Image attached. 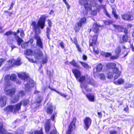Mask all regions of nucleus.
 Masks as SVG:
<instances>
[{"label": "nucleus", "mask_w": 134, "mask_h": 134, "mask_svg": "<svg viewBox=\"0 0 134 134\" xmlns=\"http://www.w3.org/2000/svg\"><path fill=\"white\" fill-rule=\"evenodd\" d=\"M100 79H103L105 78V76L103 74H100L99 75Z\"/></svg>", "instance_id": "nucleus-58"}, {"label": "nucleus", "mask_w": 134, "mask_h": 134, "mask_svg": "<svg viewBox=\"0 0 134 134\" xmlns=\"http://www.w3.org/2000/svg\"><path fill=\"white\" fill-rule=\"evenodd\" d=\"M121 17L122 19L127 21H130L131 20V15L127 14H122Z\"/></svg>", "instance_id": "nucleus-21"}, {"label": "nucleus", "mask_w": 134, "mask_h": 134, "mask_svg": "<svg viewBox=\"0 0 134 134\" xmlns=\"http://www.w3.org/2000/svg\"><path fill=\"white\" fill-rule=\"evenodd\" d=\"M73 39L74 40H73L71 38H70V40L75 45L78 44L77 41L76 37H75L73 38Z\"/></svg>", "instance_id": "nucleus-45"}, {"label": "nucleus", "mask_w": 134, "mask_h": 134, "mask_svg": "<svg viewBox=\"0 0 134 134\" xmlns=\"http://www.w3.org/2000/svg\"><path fill=\"white\" fill-rule=\"evenodd\" d=\"M103 25H101L98 24L96 22L94 23L92 26V31L96 34L98 33L99 32V28L102 27Z\"/></svg>", "instance_id": "nucleus-13"}, {"label": "nucleus", "mask_w": 134, "mask_h": 134, "mask_svg": "<svg viewBox=\"0 0 134 134\" xmlns=\"http://www.w3.org/2000/svg\"><path fill=\"white\" fill-rule=\"evenodd\" d=\"M15 2L14 1L12 2L10 5V7L8 9V10H11L13 7V6L14 5Z\"/></svg>", "instance_id": "nucleus-53"}, {"label": "nucleus", "mask_w": 134, "mask_h": 134, "mask_svg": "<svg viewBox=\"0 0 134 134\" xmlns=\"http://www.w3.org/2000/svg\"><path fill=\"white\" fill-rule=\"evenodd\" d=\"M46 19V18L45 15H42L41 16L37 22L38 29L40 28L42 29L44 28L45 26Z\"/></svg>", "instance_id": "nucleus-8"}, {"label": "nucleus", "mask_w": 134, "mask_h": 134, "mask_svg": "<svg viewBox=\"0 0 134 134\" xmlns=\"http://www.w3.org/2000/svg\"><path fill=\"white\" fill-rule=\"evenodd\" d=\"M87 58V56L84 54H83L82 56V59L84 60H86Z\"/></svg>", "instance_id": "nucleus-60"}, {"label": "nucleus", "mask_w": 134, "mask_h": 134, "mask_svg": "<svg viewBox=\"0 0 134 134\" xmlns=\"http://www.w3.org/2000/svg\"><path fill=\"white\" fill-rule=\"evenodd\" d=\"M7 97L5 96H1L0 97V105L2 107L5 106L6 104Z\"/></svg>", "instance_id": "nucleus-16"}, {"label": "nucleus", "mask_w": 134, "mask_h": 134, "mask_svg": "<svg viewBox=\"0 0 134 134\" xmlns=\"http://www.w3.org/2000/svg\"><path fill=\"white\" fill-rule=\"evenodd\" d=\"M59 45L63 49L64 48V43L63 42H60L59 43Z\"/></svg>", "instance_id": "nucleus-59"}, {"label": "nucleus", "mask_w": 134, "mask_h": 134, "mask_svg": "<svg viewBox=\"0 0 134 134\" xmlns=\"http://www.w3.org/2000/svg\"><path fill=\"white\" fill-rule=\"evenodd\" d=\"M4 13H7L8 14L7 15H6V16H11L13 14V12L12 11L11 12H9L8 10H5L4 11Z\"/></svg>", "instance_id": "nucleus-46"}, {"label": "nucleus", "mask_w": 134, "mask_h": 134, "mask_svg": "<svg viewBox=\"0 0 134 134\" xmlns=\"http://www.w3.org/2000/svg\"><path fill=\"white\" fill-rule=\"evenodd\" d=\"M104 23L105 25H109L112 24L113 23V22L111 20H108L104 21Z\"/></svg>", "instance_id": "nucleus-40"}, {"label": "nucleus", "mask_w": 134, "mask_h": 134, "mask_svg": "<svg viewBox=\"0 0 134 134\" xmlns=\"http://www.w3.org/2000/svg\"><path fill=\"white\" fill-rule=\"evenodd\" d=\"M49 119L47 120L44 125L45 132L47 133H48L51 129V125L49 121Z\"/></svg>", "instance_id": "nucleus-19"}, {"label": "nucleus", "mask_w": 134, "mask_h": 134, "mask_svg": "<svg viewBox=\"0 0 134 134\" xmlns=\"http://www.w3.org/2000/svg\"><path fill=\"white\" fill-rule=\"evenodd\" d=\"M98 37V35H93L91 39V42H90V41L89 42V46H92L93 47V52L96 54H98L99 53V51L98 50H96L94 47H93V46H95L97 44V39Z\"/></svg>", "instance_id": "nucleus-7"}, {"label": "nucleus", "mask_w": 134, "mask_h": 134, "mask_svg": "<svg viewBox=\"0 0 134 134\" xmlns=\"http://www.w3.org/2000/svg\"><path fill=\"white\" fill-rule=\"evenodd\" d=\"M121 48L119 46L115 49V52L116 55L119 57L120 53L121 52Z\"/></svg>", "instance_id": "nucleus-32"}, {"label": "nucleus", "mask_w": 134, "mask_h": 134, "mask_svg": "<svg viewBox=\"0 0 134 134\" xmlns=\"http://www.w3.org/2000/svg\"><path fill=\"white\" fill-rule=\"evenodd\" d=\"M59 134L56 129L51 130L49 132V134Z\"/></svg>", "instance_id": "nucleus-44"}, {"label": "nucleus", "mask_w": 134, "mask_h": 134, "mask_svg": "<svg viewBox=\"0 0 134 134\" xmlns=\"http://www.w3.org/2000/svg\"><path fill=\"white\" fill-rule=\"evenodd\" d=\"M80 86L82 88V92L86 96L89 100L90 101L94 102L95 101L94 96L92 93L87 94V93L91 92L92 88H89L87 85L80 84Z\"/></svg>", "instance_id": "nucleus-2"}, {"label": "nucleus", "mask_w": 134, "mask_h": 134, "mask_svg": "<svg viewBox=\"0 0 134 134\" xmlns=\"http://www.w3.org/2000/svg\"><path fill=\"white\" fill-rule=\"evenodd\" d=\"M119 57V56L116 55L114 56H111L110 57V59L111 60H114L117 59Z\"/></svg>", "instance_id": "nucleus-50"}, {"label": "nucleus", "mask_w": 134, "mask_h": 134, "mask_svg": "<svg viewBox=\"0 0 134 134\" xmlns=\"http://www.w3.org/2000/svg\"><path fill=\"white\" fill-rule=\"evenodd\" d=\"M102 64H99L97 65L96 67V70L98 71H100L102 69Z\"/></svg>", "instance_id": "nucleus-42"}, {"label": "nucleus", "mask_w": 134, "mask_h": 134, "mask_svg": "<svg viewBox=\"0 0 134 134\" xmlns=\"http://www.w3.org/2000/svg\"><path fill=\"white\" fill-rule=\"evenodd\" d=\"M87 19L85 17H83L81 18L79 22L77 23L82 26H83V24H85L86 23Z\"/></svg>", "instance_id": "nucleus-28"}, {"label": "nucleus", "mask_w": 134, "mask_h": 134, "mask_svg": "<svg viewBox=\"0 0 134 134\" xmlns=\"http://www.w3.org/2000/svg\"><path fill=\"white\" fill-rule=\"evenodd\" d=\"M19 98L16 94L12 97L10 100V103L14 104L17 103L19 100Z\"/></svg>", "instance_id": "nucleus-22"}, {"label": "nucleus", "mask_w": 134, "mask_h": 134, "mask_svg": "<svg viewBox=\"0 0 134 134\" xmlns=\"http://www.w3.org/2000/svg\"><path fill=\"white\" fill-rule=\"evenodd\" d=\"M116 64L114 62H110L107 63L106 67L108 69H112L114 73L116 74L114 77V80H115L119 77L121 73V71H119L118 68L116 67Z\"/></svg>", "instance_id": "nucleus-4"}, {"label": "nucleus", "mask_w": 134, "mask_h": 134, "mask_svg": "<svg viewBox=\"0 0 134 134\" xmlns=\"http://www.w3.org/2000/svg\"><path fill=\"white\" fill-rule=\"evenodd\" d=\"M42 100V98L41 96H38L36 99L35 102L37 104L40 103Z\"/></svg>", "instance_id": "nucleus-39"}, {"label": "nucleus", "mask_w": 134, "mask_h": 134, "mask_svg": "<svg viewBox=\"0 0 134 134\" xmlns=\"http://www.w3.org/2000/svg\"><path fill=\"white\" fill-rule=\"evenodd\" d=\"M26 93L23 90L19 91L16 94L19 98L20 97H23L25 95Z\"/></svg>", "instance_id": "nucleus-37"}, {"label": "nucleus", "mask_w": 134, "mask_h": 134, "mask_svg": "<svg viewBox=\"0 0 134 134\" xmlns=\"http://www.w3.org/2000/svg\"><path fill=\"white\" fill-rule=\"evenodd\" d=\"M30 25L33 26V30H34V32L36 34L37 33L38 34L40 33L41 30L39 29H38V25H37L36 21H32Z\"/></svg>", "instance_id": "nucleus-14"}, {"label": "nucleus", "mask_w": 134, "mask_h": 134, "mask_svg": "<svg viewBox=\"0 0 134 134\" xmlns=\"http://www.w3.org/2000/svg\"><path fill=\"white\" fill-rule=\"evenodd\" d=\"M34 51L31 49H27L24 52V54L27 55H33Z\"/></svg>", "instance_id": "nucleus-26"}, {"label": "nucleus", "mask_w": 134, "mask_h": 134, "mask_svg": "<svg viewBox=\"0 0 134 134\" xmlns=\"http://www.w3.org/2000/svg\"><path fill=\"white\" fill-rule=\"evenodd\" d=\"M124 81L123 79L121 78L118 79L117 81L114 82V83L116 85H119L123 83Z\"/></svg>", "instance_id": "nucleus-29"}, {"label": "nucleus", "mask_w": 134, "mask_h": 134, "mask_svg": "<svg viewBox=\"0 0 134 134\" xmlns=\"http://www.w3.org/2000/svg\"><path fill=\"white\" fill-rule=\"evenodd\" d=\"M27 42H28V44H29V43L30 42V44H32L34 42V40L32 38H31L29 39V41H27Z\"/></svg>", "instance_id": "nucleus-61"}, {"label": "nucleus", "mask_w": 134, "mask_h": 134, "mask_svg": "<svg viewBox=\"0 0 134 134\" xmlns=\"http://www.w3.org/2000/svg\"><path fill=\"white\" fill-rule=\"evenodd\" d=\"M79 62L82 66L84 68L86 69H88L90 68V66L87 63L82 61H80Z\"/></svg>", "instance_id": "nucleus-30"}, {"label": "nucleus", "mask_w": 134, "mask_h": 134, "mask_svg": "<svg viewBox=\"0 0 134 134\" xmlns=\"http://www.w3.org/2000/svg\"><path fill=\"white\" fill-rule=\"evenodd\" d=\"M28 60L31 62L32 63H35L36 61H34L33 59L30 58H27Z\"/></svg>", "instance_id": "nucleus-62"}, {"label": "nucleus", "mask_w": 134, "mask_h": 134, "mask_svg": "<svg viewBox=\"0 0 134 134\" xmlns=\"http://www.w3.org/2000/svg\"><path fill=\"white\" fill-rule=\"evenodd\" d=\"M48 87L51 91H54L56 92L58 94H60L61 96H62V97H66L67 96V95H66V94H63V93H62L59 92L58 91H57V90H56L55 89H54V88H52L51 87H50V86H48Z\"/></svg>", "instance_id": "nucleus-31"}, {"label": "nucleus", "mask_w": 134, "mask_h": 134, "mask_svg": "<svg viewBox=\"0 0 134 134\" xmlns=\"http://www.w3.org/2000/svg\"><path fill=\"white\" fill-rule=\"evenodd\" d=\"M117 133V132L116 131H111L110 132V134H116Z\"/></svg>", "instance_id": "nucleus-64"}, {"label": "nucleus", "mask_w": 134, "mask_h": 134, "mask_svg": "<svg viewBox=\"0 0 134 134\" xmlns=\"http://www.w3.org/2000/svg\"><path fill=\"white\" fill-rule=\"evenodd\" d=\"M113 26L115 28V30H117L118 32H124L125 30L128 31L126 28H124L122 25H117L114 24H113Z\"/></svg>", "instance_id": "nucleus-12"}, {"label": "nucleus", "mask_w": 134, "mask_h": 134, "mask_svg": "<svg viewBox=\"0 0 134 134\" xmlns=\"http://www.w3.org/2000/svg\"><path fill=\"white\" fill-rule=\"evenodd\" d=\"M29 102L28 99H24L15 104L8 105L4 109V110L6 112L7 115L10 112L18 113L21 110L22 104L24 106H25L29 103Z\"/></svg>", "instance_id": "nucleus-1"}, {"label": "nucleus", "mask_w": 134, "mask_h": 134, "mask_svg": "<svg viewBox=\"0 0 134 134\" xmlns=\"http://www.w3.org/2000/svg\"><path fill=\"white\" fill-rule=\"evenodd\" d=\"M5 92L8 95H9L10 96H12L15 94L16 89L14 88H12L6 90Z\"/></svg>", "instance_id": "nucleus-20"}, {"label": "nucleus", "mask_w": 134, "mask_h": 134, "mask_svg": "<svg viewBox=\"0 0 134 134\" xmlns=\"http://www.w3.org/2000/svg\"><path fill=\"white\" fill-rule=\"evenodd\" d=\"M47 74L50 77L52 76V74L51 73V71H47Z\"/></svg>", "instance_id": "nucleus-63"}, {"label": "nucleus", "mask_w": 134, "mask_h": 134, "mask_svg": "<svg viewBox=\"0 0 134 134\" xmlns=\"http://www.w3.org/2000/svg\"><path fill=\"white\" fill-rule=\"evenodd\" d=\"M48 23V26L49 27H51L52 26V23L51 20L50 19H48L47 20Z\"/></svg>", "instance_id": "nucleus-55"}, {"label": "nucleus", "mask_w": 134, "mask_h": 134, "mask_svg": "<svg viewBox=\"0 0 134 134\" xmlns=\"http://www.w3.org/2000/svg\"><path fill=\"white\" fill-rule=\"evenodd\" d=\"M82 26V25L77 22L74 27V29L75 32H78Z\"/></svg>", "instance_id": "nucleus-25"}, {"label": "nucleus", "mask_w": 134, "mask_h": 134, "mask_svg": "<svg viewBox=\"0 0 134 134\" xmlns=\"http://www.w3.org/2000/svg\"><path fill=\"white\" fill-rule=\"evenodd\" d=\"M5 60V58H0V66L2 65V63L4 62Z\"/></svg>", "instance_id": "nucleus-57"}, {"label": "nucleus", "mask_w": 134, "mask_h": 134, "mask_svg": "<svg viewBox=\"0 0 134 134\" xmlns=\"http://www.w3.org/2000/svg\"><path fill=\"white\" fill-rule=\"evenodd\" d=\"M35 56V59L38 60L41 59L42 57L43 54L42 52L40 50H37V52L34 51L33 55Z\"/></svg>", "instance_id": "nucleus-17"}, {"label": "nucleus", "mask_w": 134, "mask_h": 134, "mask_svg": "<svg viewBox=\"0 0 134 134\" xmlns=\"http://www.w3.org/2000/svg\"><path fill=\"white\" fill-rule=\"evenodd\" d=\"M47 61V57H46L44 58H43L42 59V64H44L46 63Z\"/></svg>", "instance_id": "nucleus-52"}, {"label": "nucleus", "mask_w": 134, "mask_h": 134, "mask_svg": "<svg viewBox=\"0 0 134 134\" xmlns=\"http://www.w3.org/2000/svg\"><path fill=\"white\" fill-rule=\"evenodd\" d=\"M7 62L8 63V65H9V68H11L13 67L12 66V65L13 63L14 62V59H12L9 60L7 61Z\"/></svg>", "instance_id": "nucleus-38"}, {"label": "nucleus", "mask_w": 134, "mask_h": 134, "mask_svg": "<svg viewBox=\"0 0 134 134\" xmlns=\"http://www.w3.org/2000/svg\"><path fill=\"white\" fill-rule=\"evenodd\" d=\"M83 121L84 125V129L87 131L91 125L92 120L90 118L86 117L83 120Z\"/></svg>", "instance_id": "nucleus-9"}, {"label": "nucleus", "mask_w": 134, "mask_h": 134, "mask_svg": "<svg viewBox=\"0 0 134 134\" xmlns=\"http://www.w3.org/2000/svg\"><path fill=\"white\" fill-rule=\"evenodd\" d=\"M76 47L77 48V51L80 52H81L82 50L81 48L80 47V46L78 44L76 45Z\"/></svg>", "instance_id": "nucleus-54"}, {"label": "nucleus", "mask_w": 134, "mask_h": 134, "mask_svg": "<svg viewBox=\"0 0 134 134\" xmlns=\"http://www.w3.org/2000/svg\"><path fill=\"white\" fill-rule=\"evenodd\" d=\"M76 120L77 118L76 117H74L73 118L72 120L68 126L65 134H72L71 133L75 128V123Z\"/></svg>", "instance_id": "nucleus-6"}, {"label": "nucleus", "mask_w": 134, "mask_h": 134, "mask_svg": "<svg viewBox=\"0 0 134 134\" xmlns=\"http://www.w3.org/2000/svg\"><path fill=\"white\" fill-rule=\"evenodd\" d=\"M13 34V32H12L11 30H10L6 32L4 34V35L8 36L12 35Z\"/></svg>", "instance_id": "nucleus-43"}, {"label": "nucleus", "mask_w": 134, "mask_h": 134, "mask_svg": "<svg viewBox=\"0 0 134 134\" xmlns=\"http://www.w3.org/2000/svg\"><path fill=\"white\" fill-rule=\"evenodd\" d=\"M72 71L76 79L81 75V71L77 69H73L72 70Z\"/></svg>", "instance_id": "nucleus-18"}, {"label": "nucleus", "mask_w": 134, "mask_h": 134, "mask_svg": "<svg viewBox=\"0 0 134 134\" xmlns=\"http://www.w3.org/2000/svg\"><path fill=\"white\" fill-rule=\"evenodd\" d=\"M70 64L72 65L74 67L78 69L80 68V66L75 61L74 59H72V61L69 62L68 61H66L65 62L66 65H69Z\"/></svg>", "instance_id": "nucleus-15"}, {"label": "nucleus", "mask_w": 134, "mask_h": 134, "mask_svg": "<svg viewBox=\"0 0 134 134\" xmlns=\"http://www.w3.org/2000/svg\"><path fill=\"white\" fill-rule=\"evenodd\" d=\"M51 27H47L46 28V35L48 39L50 40V38L49 37L50 33L51 32Z\"/></svg>", "instance_id": "nucleus-36"}, {"label": "nucleus", "mask_w": 134, "mask_h": 134, "mask_svg": "<svg viewBox=\"0 0 134 134\" xmlns=\"http://www.w3.org/2000/svg\"><path fill=\"white\" fill-rule=\"evenodd\" d=\"M19 32L20 33V37L21 38H23L25 36V34L24 31L23 29L20 32L19 29L17 30L16 32H13V35L17 42L18 45L19 46L20 45L22 42L23 41V40L18 35Z\"/></svg>", "instance_id": "nucleus-5"}, {"label": "nucleus", "mask_w": 134, "mask_h": 134, "mask_svg": "<svg viewBox=\"0 0 134 134\" xmlns=\"http://www.w3.org/2000/svg\"><path fill=\"white\" fill-rule=\"evenodd\" d=\"M112 14L113 15L114 17L116 19H118V15L116 14V9L114 8H112Z\"/></svg>", "instance_id": "nucleus-33"}, {"label": "nucleus", "mask_w": 134, "mask_h": 134, "mask_svg": "<svg viewBox=\"0 0 134 134\" xmlns=\"http://www.w3.org/2000/svg\"><path fill=\"white\" fill-rule=\"evenodd\" d=\"M124 33L125 34L122 35L121 38H120V43H121L127 42L129 40L128 31L125 30Z\"/></svg>", "instance_id": "nucleus-10"}, {"label": "nucleus", "mask_w": 134, "mask_h": 134, "mask_svg": "<svg viewBox=\"0 0 134 134\" xmlns=\"http://www.w3.org/2000/svg\"><path fill=\"white\" fill-rule=\"evenodd\" d=\"M53 111V107L51 105L48 106L46 109V112L48 114L51 115Z\"/></svg>", "instance_id": "nucleus-23"}, {"label": "nucleus", "mask_w": 134, "mask_h": 134, "mask_svg": "<svg viewBox=\"0 0 134 134\" xmlns=\"http://www.w3.org/2000/svg\"><path fill=\"white\" fill-rule=\"evenodd\" d=\"M87 80L88 84L93 85H94V82L93 78L88 77L87 79Z\"/></svg>", "instance_id": "nucleus-34"}, {"label": "nucleus", "mask_w": 134, "mask_h": 134, "mask_svg": "<svg viewBox=\"0 0 134 134\" xmlns=\"http://www.w3.org/2000/svg\"><path fill=\"white\" fill-rule=\"evenodd\" d=\"M18 75L19 77L23 80H29V82L25 85L26 88L29 89L34 87V83L33 80L30 79L26 72H24L18 74Z\"/></svg>", "instance_id": "nucleus-3"}, {"label": "nucleus", "mask_w": 134, "mask_h": 134, "mask_svg": "<svg viewBox=\"0 0 134 134\" xmlns=\"http://www.w3.org/2000/svg\"><path fill=\"white\" fill-rule=\"evenodd\" d=\"M28 42H26L23 43L21 45L22 47L23 48H26L27 47L29 44Z\"/></svg>", "instance_id": "nucleus-47"}, {"label": "nucleus", "mask_w": 134, "mask_h": 134, "mask_svg": "<svg viewBox=\"0 0 134 134\" xmlns=\"http://www.w3.org/2000/svg\"><path fill=\"white\" fill-rule=\"evenodd\" d=\"M16 77V76L15 74H12L10 76V79L12 81L15 80Z\"/></svg>", "instance_id": "nucleus-48"}, {"label": "nucleus", "mask_w": 134, "mask_h": 134, "mask_svg": "<svg viewBox=\"0 0 134 134\" xmlns=\"http://www.w3.org/2000/svg\"><path fill=\"white\" fill-rule=\"evenodd\" d=\"M34 134H43V128L41 127L39 130H35Z\"/></svg>", "instance_id": "nucleus-41"}, {"label": "nucleus", "mask_w": 134, "mask_h": 134, "mask_svg": "<svg viewBox=\"0 0 134 134\" xmlns=\"http://www.w3.org/2000/svg\"><path fill=\"white\" fill-rule=\"evenodd\" d=\"M103 55L105 57L107 58L110 57L111 55V54L110 52L104 53Z\"/></svg>", "instance_id": "nucleus-49"}, {"label": "nucleus", "mask_w": 134, "mask_h": 134, "mask_svg": "<svg viewBox=\"0 0 134 134\" xmlns=\"http://www.w3.org/2000/svg\"><path fill=\"white\" fill-rule=\"evenodd\" d=\"M63 1L64 3L66 5L67 9H69L70 8V7L68 2L66 1V0H63Z\"/></svg>", "instance_id": "nucleus-51"}, {"label": "nucleus", "mask_w": 134, "mask_h": 134, "mask_svg": "<svg viewBox=\"0 0 134 134\" xmlns=\"http://www.w3.org/2000/svg\"><path fill=\"white\" fill-rule=\"evenodd\" d=\"M34 38L36 40L37 46L41 48H43V43L40 37L38 36L36 34L35 35V36L34 37Z\"/></svg>", "instance_id": "nucleus-11"}, {"label": "nucleus", "mask_w": 134, "mask_h": 134, "mask_svg": "<svg viewBox=\"0 0 134 134\" xmlns=\"http://www.w3.org/2000/svg\"><path fill=\"white\" fill-rule=\"evenodd\" d=\"M86 80V77L85 75H83L81 76V75L79 77V78H78L77 80L81 83L80 84H83L82 83L84 82ZM83 84H85L86 85L85 83H83Z\"/></svg>", "instance_id": "nucleus-27"}, {"label": "nucleus", "mask_w": 134, "mask_h": 134, "mask_svg": "<svg viewBox=\"0 0 134 134\" xmlns=\"http://www.w3.org/2000/svg\"><path fill=\"white\" fill-rule=\"evenodd\" d=\"M21 63L20 59L18 58L16 60L14 59V62L12 65V66L14 67L15 66H19L20 65Z\"/></svg>", "instance_id": "nucleus-24"}, {"label": "nucleus", "mask_w": 134, "mask_h": 134, "mask_svg": "<svg viewBox=\"0 0 134 134\" xmlns=\"http://www.w3.org/2000/svg\"><path fill=\"white\" fill-rule=\"evenodd\" d=\"M129 108L128 106L127 105H126V107L124 108V110L125 111V112L128 113H129Z\"/></svg>", "instance_id": "nucleus-56"}, {"label": "nucleus", "mask_w": 134, "mask_h": 134, "mask_svg": "<svg viewBox=\"0 0 134 134\" xmlns=\"http://www.w3.org/2000/svg\"><path fill=\"white\" fill-rule=\"evenodd\" d=\"M114 74H115L114 73V71H113V72L108 71L107 74V77L109 79L112 78L113 77Z\"/></svg>", "instance_id": "nucleus-35"}]
</instances>
